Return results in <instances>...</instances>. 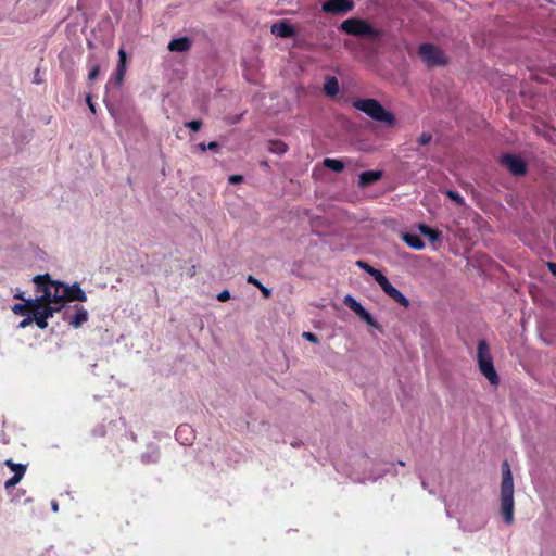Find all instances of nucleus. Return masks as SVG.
<instances>
[{
	"label": "nucleus",
	"instance_id": "44",
	"mask_svg": "<svg viewBox=\"0 0 556 556\" xmlns=\"http://www.w3.org/2000/svg\"><path fill=\"white\" fill-rule=\"evenodd\" d=\"M206 148H207L208 150H213V151L217 152V150H218L219 146H218V143H217V142L212 141V142H210L208 144H206Z\"/></svg>",
	"mask_w": 556,
	"mask_h": 556
},
{
	"label": "nucleus",
	"instance_id": "25",
	"mask_svg": "<svg viewBox=\"0 0 556 556\" xmlns=\"http://www.w3.org/2000/svg\"><path fill=\"white\" fill-rule=\"evenodd\" d=\"M269 151L275 154H283L287 152V144L281 141H270Z\"/></svg>",
	"mask_w": 556,
	"mask_h": 556
},
{
	"label": "nucleus",
	"instance_id": "49",
	"mask_svg": "<svg viewBox=\"0 0 556 556\" xmlns=\"http://www.w3.org/2000/svg\"><path fill=\"white\" fill-rule=\"evenodd\" d=\"M1 441H2L3 444H8L9 443V440L7 439L5 434H3L1 437Z\"/></svg>",
	"mask_w": 556,
	"mask_h": 556
},
{
	"label": "nucleus",
	"instance_id": "11",
	"mask_svg": "<svg viewBox=\"0 0 556 556\" xmlns=\"http://www.w3.org/2000/svg\"><path fill=\"white\" fill-rule=\"evenodd\" d=\"M62 293L65 300L85 302L87 300L86 292L79 287L78 283L68 286L64 282L60 283Z\"/></svg>",
	"mask_w": 556,
	"mask_h": 556
},
{
	"label": "nucleus",
	"instance_id": "1",
	"mask_svg": "<svg viewBox=\"0 0 556 556\" xmlns=\"http://www.w3.org/2000/svg\"><path fill=\"white\" fill-rule=\"evenodd\" d=\"M501 511L506 525L514 521V481L507 460L502 464Z\"/></svg>",
	"mask_w": 556,
	"mask_h": 556
},
{
	"label": "nucleus",
	"instance_id": "41",
	"mask_svg": "<svg viewBox=\"0 0 556 556\" xmlns=\"http://www.w3.org/2000/svg\"><path fill=\"white\" fill-rule=\"evenodd\" d=\"M35 84L40 85L43 83L42 75L39 70H36L34 73V80Z\"/></svg>",
	"mask_w": 556,
	"mask_h": 556
},
{
	"label": "nucleus",
	"instance_id": "39",
	"mask_svg": "<svg viewBox=\"0 0 556 556\" xmlns=\"http://www.w3.org/2000/svg\"><path fill=\"white\" fill-rule=\"evenodd\" d=\"M117 65H126V52L124 49H119V51H118V64Z\"/></svg>",
	"mask_w": 556,
	"mask_h": 556
},
{
	"label": "nucleus",
	"instance_id": "43",
	"mask_svg": "<svg viewBox=\"0 0 556 556\" xmlns=\"http://www.w3.org/2000/svg\"><path fill=\"white\" fill-rule=\"evenodd\" d=\"M86 102H87V105H88L89 110H90L92 113H96V105H94V103L92 102V100H91V97H90V96H87V98H86Z\"/></svg>",
	"mask_w": 556,
	"mask_h": 556
},
{
	"label": "nucleus",
	"instance_id": "17",
	"mask_svg": "<svg viewBox=\"0 0 556 556\" xmlns=\"http://www.w3.org/2000/svg\"><path fill=\"white\" fill-rule=\"evenodd\" d=\"M402 240L409 247L415 250H422L425 248V242L420 238V236L416 233L405 232L402 235Z\"/></svg>",
	"mask_w": 556,
	"mask_h": 556
},
{
	"label": "nucleus",
	"instance_id": "28",
	"mask_svg": "<svg viewBox=\"0 0 556 556\" xmlns=\"http://www.w3.org/2000/svg\"><path fill=\"white\" fill-rule=\"evenodd\" d=\"M126 73V65H117L115 71V81L117 86H121L124 80V76Z\"/></svg>",
	"mask_w": 556,
	"mask_h": 556
},
{
	"label": "nucleus",
	"instance_id": "10",
	"mask_svg": "<svg viewBox=\"0 0 556 556\" xmlns=\"http://www.w3.org/2000/svg\"><path fill=\"white\" fill-rule=\"evenodd\" d=\"M501 163L514 176H521L526 174L527 165L525 161L515 154H504L501 157Z\"/></svg>",
	"mask_w": 556,
	"mask_h": 556
},
{
	"label": "nucleus",
	"instance_id": "23",
	"mask_svg": "<svg viewBox=\"0 0 556 556\" xmlns=\"http://www.w3.org/2000/svg\"><path fill=\"white\" fill-rule=\"evenodd\" d=\"M247 282L255 286L256 288H258L262 292V294L264 295V298H269L270 294H271V290L267 287H265L264 285H262V282L260 280H257L255 277L253 276H248L247 278Z\"/></svg>",
	"mask_w": 556,
	"mask_h": 556
},
{
	"label": "nucleus",
	"instance_id": "4",
	"mask_svg": "<svg viewBox=\"0 0 556 556\" xmlns=\"http://www.w3.org/2000/svg\"><path fill=\"white\" fill-rule=\"evenodd\" d=\"M339 29L348 35L355 37H366L375 39L381 36L380 30L372 27L367 21L358 17H351L343 21L340 24Z\"/></svg>",
	"mask_w": 556,
	"mask_h": 556
},
{
	"label": "nucleus",
	"instance_id": "18",
	"mask_svg": "<svg viewBox=\"0 0 556 556\" xmlns=\"http://www.w3.org/2000/svg\"><path fill=\"white\" fill-rule=\"evenodd\" d=\"M339 81L334 76L326 77L324 81V91L328 97H336L339 93Z\"/></svg>",
	"mask_w": 556,
	"mask_h": 556
},
{
	"label": "nucleus",
	"instance_id": "47",
	"mask_svg": "<svg viewBox=\"0 0 556 556\" xmlns=\"http://www.w3.org/2000/svg\"><path fill=\"white\" fill-rule=\"evenodd\" d=\"M4 465L11 469L13 465H15V463L11 458H9L4 460Z\"/></svg>",
	"mask_w": 556,
	"mask_h": 556
},
{
	"label": "nucleus",
	"instance_id": "2",
	"mask_svg": "<svg viewBox=\"0 0 556 556\" xmlns=\"http://www.w3.org/2000/svg\"><path fill=\"white\" fill-rule=\"evenodd\" d=\"M353 106L369 116L371 119L384 125L393 126L396 123L394 114L384 109L376 99H357L353 102Z\"/></svg>",
	"mask_w": 556,
	"mask_h": 556
},
{
	"label": "nucleus",
	"instance_id": "6",
	"mask_svg": "<svg viewBox=\"0 0 556 556\" xmlns=\"http://www.w3.org/2000/svg\"><path fill=\"white\" fill-rule=\"evenodd\" d=\"M421 61L428 67L443 66L447 64V58L443 50L430 42H424L418 49Z\"/></svg>",
	"mask_w": 556,
	"mask_h": 556
},
{
	"label": "nucleus",
	"instance_id": "38",
	"mask_svg": "<svg viewBox=\"0 0 556 556\" xmlns=\"http://www.w3.org/2000/svg\"><path fill=\"white\" fill-rule=\"evenodd\" d=\"M362 320L369 326H377V321L370 313H367V315Z\"/></svg>",
	"mask_w": 556,
	"mask_h": 556
},
{
	"label": "nucleus",
	"instance_id": "24",
	"mask_svg": "<svg viewBox=\"0 0 556 556\" xmlns=\"http://www.w3.org/2000/svg\"><path fill=\"white\" fill-rule=\"evenodd\" d=\"M344 304L357 314L364 306L351 294L345 295Z\"/></svg>",
	"mask_w": 556,
	"mask_h": 556
},
{
	"label": "nucleus",
	"instance_id": "16",
	"mask_svg": "<svg viewBox=\"0 0 556 556\" xmlns=\"http://www.w3.org/2000/svg\"><path fill=\"white\" fill-rule=\"evenodd\" d=\"M381 177V170H365L359 175L358 184L361 187H366L378 181Z\"/></svg>",
	"mask_w": 556,
	"mask_h": 556
},
{
	"label": "nucleus",
	"instance_id": "35",
	"mask_svg": "<svg viewBox=\"0 0 556 556\" xmlns=\"http://www.w3.org/2000/svg\"><path fill=\"white\" fill-rule=\"evenodd\" d=\"M302 337H303L305 340L309 341V342H313V343H317V342H318V338H317V336H316V334H314L313 332H307V331H305V332H303V333H302Z\"/></svg>",
	"mask_w": 556,
	"mask_h": 556
},
{
	"label": "nucleus",
	"instance_id": "19",
	"mask_svg": "<svg viewBox=\"0 0 556 556\" xmlns=\"http://www.w3.org/2000/svg\"><path fill=\"white\" fill-rule=\"evenodd\" d=\"M418 229L432 243L441 240V231L438 229L431 228L426 224H419Z\"/></svg>",
	"mask_w": 556,
	"mask_h": 556
},
{
	"label": "nucleus",
	"instance_id": "34",
	"mask_svg": "<svg viewBox=\"0 0 556 556\" xmlns=\"http://www.w3.org/2000/svg\"><path fill=\"white\" fill-rule=\"evenodd\" d=\"M447 195L458 204H462L464 202L463 197L457 191L448 190Z\"/></svg>",
	"mask_w": 556,
	"mask_h": 556
},
{
	"label": "nucleus",
	"instance_id": "5",
	"mask_svg": "<svg viewBox=\"0 0 556 556\" xmlns=\"http://www.w3.org/2000/svg\"><path fill=\"white\" fill-rule=\"evenodd\" d=\"M37 286L38 291H41V298L46 302L59 303L64 301L62 288L60 287L61 281L54 282L50 280L49 275H37L33 278Z\"/></svg>",
	"mask_w": 556,
	"mask_h": 556
},
{
	"label": "nucleus",
	"instance_id": "21",
	"mask_svg": "<svg viewBox=\"0 0 556 556\" xmlns=\"http://www.w3.org/2000/svg\"><path fill=\"white\" fill-rule=\"evenodd\" d=\"M355 265L358 268L365 270L368 275H370L375 279L376 282H378L379 279L382 278V276H383V274L380 270L374 268L372 266H370L368 263H366L364 261H361V260L356 261Z\"/></svg>",
	"mask_w": 556,
	"mask_h": 556
},
{
	"label": "nucleus",
	"instance_id": "50",
	"mask_svg": "<svg viewBox=\"0 0 556 556\" xmlns=\"http://www.w3.org/2000/svg\"><path fill=\"white\" fill-rule=\"evenodd\" d=\"M199 148H200L202 151L207 150L206 144H205V143H203V142L199 144Z\"/></svg>",
	"mask_w": 556,
	"mask_h": 556
},
{
	"label": "nucleus",
	"instance_id": "45",
	"mask_svg": "<svg viewBox=\"0 0 556 556\" xmlns=\"http://www.w3.org/2000/svg\"><path fill=\"white\" fill-rule=\"evenodd\" d=\"M367 313H369V312H368L365 307H363V308H362V309H361L356 315H357L361 319H363V318L367 315Z\"/></svg>",
	"mask_w": 556,
	"mask_h": 556
},
{
	"label": "nucleus",
	"instance_id": "46",
	"mask_svg": "<svg viewBox=\"0 0 556 556\" xmlns=\"http://www.w3.org/2000/svg\"><path fill=\"white\" fill-rule=\"evenodd\" d=\"M290 445H291L292 447H300V446L302 445V442H301L300 440L295 439V440H292V441L290 442Z\"/></svg>",
	"mask_w": 556,
	"mask_h": 556
},
{
	"label": "nucleus",
	"instance_id": "52",
	"mask_svg": "<svg viewBox=\"0 0 556 556\" xmlns=\"http://www.w3.org/2000/svg\"><path fill=\"white\" fill-rule=\"evenodd\" d=\"M421 485L424 489H427V483L425 482V480H421Z\"/></svg>",
	"mask_w": 556,
	"mask_h": 556
},
{
	"label": "nucleus",
	"instance_id": "29",
	"mask_svg": "<svg viewBox=\"0 0 556 556\" xmlns=\"http://www.w3.org/2000/svg\"><path fill=\"white\" fill-rule=\"evenodd\" d=\"M24 476L20 475V473H16V475H13L10 479H8L5 482H4V488L7 490L15 486L23 478Z\"/></svg>",
	"mask_w": 556,
	"mask_h": 556
},
{
	"label": "nucleus",
	"instance_id": "12",
	"mask_svg": "<svg viewBox=\"0 0 556 556\" xmlns=\"http://www.w3.org/2000/svg\"><path fill=\"white\" fill-rule=\"evenodd\" d=\"M61 311L60 306L53 307L50 305L43 306L42 309H37L36 312H33V319L34 323L40 328L46 329L48 327L47 319L52 317L54 312Z\"/></svg>",
	"mask_w": 556,
	"mask_h": 556
},
{
	"label": "nucleus",
	"instance_id": "9",
	"mask_svg": "<svg viewBox=\"0 0 556 556\" xmlns=\"http://www.w3.org/2000/svg\"><path fill=\"white\" fill-rule=\"evenodd\" d=\"M377 283L380 286L382 291L394 302L403 307L409 306V300L397 288H395L384 275L379 279Z\"/></svg>",
	"mask_w": 556,
	"mask_h": 556
},
{
	"label": "nucleus",
	"instance_id": "30",
	"mask_svg": "<svg viewBox=\"0 0 556 556\" xmlns=\"http://www.w3.org/2000/svg\"><path fill=\"white\" fill-rule=\"evenodd\" d=\"M12 311H13L14 314L20 315V316L26 315V312H27V304H26V302L14 304L13 307H12Z\"/></svg>",
	"mask_w": 556,
	"mask_h": 556
},
{
	"label": "nucleus",
	"instance_id": "33",
	"mask_svg": "<svg viewBox=\"0 0 556 556\" xmlns=\"http://www.w3.org/2000/svg\"><path fill=\"white\" fill-rule=\"evenodd\" d=\"M186 126L191 129L192 131H199L202 127V122L201 121H191V122H188L186 124Z\"/></svg>",
	"mask_w": 556,
	"mask_h": 556
},
{
	"label": "nucleus",
	"instance_id": "15",
	"mask_svg": "<svg viewBox=\"0 0 556 556\" xmlns=\"http://www.w3.org/2000/svg\"><path fill=\"white\" fill-rule=\"evenodd\" d=\"M271 33L281 38H290L294 36L295 30L290 24L278 22L271 25Z\"/></svg>",
	"mask_w": 556,
	"mask_h": 556
},
{
	"label": "nucleus",
	"instance_id": "27",
	"mask_svg": "<svg viewBox=\"0 0 556 556\" xmlns=\"http://www.w3.org/2000/svg\"><path fill=\"white\" fill-rule=\"evenodd\" d=\"M42 298L41 295L36 298V299H28V300H25L27 306H29L33 312H36L37 309H42L43 306H41V302H42Z\"/></svg>",
	"mask_w": 556,
	"mask_h": 556
},
{
	"label": "nucleus",
	"instance_id": "3",
	"mask_svg": "<svg viewBox=\"0 0 556 556\" xmlns=\"http://www.w3.org/2000/svg\"><path fill=\"white\" fill-rule=\"evenodd\" d=\"M477 352L478 366L481 374L489 380L492 386H497L500 382V377L494 368L493 358L490 353V346L484 339L478 342Z\"/></svg>",
	"mask_w": 556,
	"mask_h": 556
},
{
	"label": "nucleus",
	"instance_id": "22",
	"mask_svg": "<svg viewBox=\"0 0 556 556\" xmlns=\"http://www.w3.org/2000/svg\"><path fill=\"white\" fill-rule=\"evenodd\" d=\"M324 166L331 169L334 173H341L344 169V163L337 159H325Z\"/></svg>",
	"mask_w": 556,
	"mask_h": 556
},
{
	"label": "nucleus",
	"instance_id": "53",
	"mask_svg": "<svg viewBox=\"0 0 556 556\" xmlns=\"http://www.w3.org/2000/svg\"><path fill=\"white\" fill-rule=\"evenodd\" d=\"M484 523H485V521L481 520L479 527H482Z\"/></svg>",
	"mask_w": 556,
	"mask_h": 556
},
{
	"label": "nucleus",
	"instance_id": "51",
	"mask_svg": "<svg viewBox=\"0 0 556 556\" xmlns=\"http://www.w3.org/2000/svg\"><path fill=\"white\" fill-rule=\"evenodd\" d=\"M14 296H15L16 299H21V300H23L24 302H25V300H26V299L23 296V294H22V293H17V294H15Z\"/></svg>",
	"mask_w": 556,
	"mask_h": 556
},
{
	"label": "nucleus",
	"instance_id": "31",
	"mask_svg": "<svg viewBox=\"0 0 556 556\" xmlns=\"http://www.w3.org/2000/svg\"><path fill=\"white\" fill-rule=\"evenodd\" d=\"M26 469H27V465L21 464V463H15V465H13V467L10 470L13 472V475L20 473V475L24 476L26 472Z\"/></svg>",
	"mask_w": 556,
	"mask_h": 556
},
{
	"label": "nucleus",
	"instance_id": "8",
	"mask_svg": "<svg viewBox=\"0 0 556 556\" xmlns=\"http://www.w3.org/2000/svg\"><path fill=\"white\" fill-rule=\"evenodd\" d=\"M355 7L353 0H327L321 3V11L334 15H344Z\"/></svg>",
	"mask_w": 556,
	"mask_h": 556
},
{
	"label": "nucleus",
	"instance_id": "13",
	"mask_svg": "<svg viewBox=\"0 0 556 556\" xmlns=\"http://www.w3.org/2000/svg\"><path fill=\"white\" fill-rule=\"evenodd\" d=\"M175 437L181 445H191L194 439V431L189 425L182 424L176 429Z\"/></svg>",
	"mask_w": 556,
	"mask_h": 556
},
{
	"label": "nucleus",
	"instance_id": "42",
	"mask_svg": "<svg viewBox=\"0 0 556 556\" xmlns=\"http://www.w3.org/2000/svg\"><path fill=\"white\" fill-rule=\"evenodd\" d=\"M380 477H382V475L370 476V477H363V478H358L357 481L361 482V483H365L367 481H376Z\"/></svg>",
	"mask_w": 556,
	"mask_h": 556
},
{
	"label": "nucleus",
	"instance_id": "14",
	"mask_svg": "<svg viewBox=\"0 0 556 556\" xmlns=\"http://www.w3.org/2000/svg\"><path fill=\"white\" fill-rule=\"evenodd\" d=\"M192 41L189 37L182 36L172 39L167 46L172 52H186L191 48Z\"/></svg>",
	"mask_w": 556,
	"mask_h": 556
},
{
	"label": "nucleus",
	"instance_id": "20",
	"mask_svg": "<svg viewBox=\"0 0 556 556\" xmlns=\"http://www.w3.org/2000/svg\"><path fill=\"white\" fill-rule=\"evenodd\" d=\"M160 458V451L157 446H149L148 451L142 453L140 459L143 464H155Z\"/></svg>",
	"mask_w": 556,
	"mask_h": 556
},
{
	"label": "nucleus",
	"instance_id": "37",
	"mask_svg": "<svg viewBox=\"0 0 556 556\" xmlns=\"http://www.w3.org/2000/svg\"><path fill=\"white\" fill-rule=\"evenodd\" d=\"M230 299V292L228 290H223L217 294V300L220 302H225Z\"/></svg>",
	"mask_w": 556,
	"mask_h": 556
},
{
	"label": "nucleus",
	"instance_id": "40",
	"mask_svg": "<svg viewBox=\"0 0 556 556\" xmlns=\"http://www.w3.org/2000/svg\"><path fill=\"white\" fill-rule=\"evenodd\" d=\"M243 180V177L241 175H231L228 178L229 184L237 185Z\"/></svg>",
	"mask_w": 556,
	"mask_h": 556
},
{
	"label": "nucleus",
	"instance_id": "32",
	"mask_svg": "<svg viewBox=\"0 0 556 556\" xmlns=\"http://www.w3.org/2000/svg\"><path fill=\"white\" fill-rule=\"evenodd\" d=\"M432 140V135L430 132H422L419 137H418V143L420 146H426L428 144L430 141Z\"/></svg>",
	"mask_w": 556,
	"mask_h": 556
},
{
	"label": "nucleus",
	"instance_id": "36",
	"mask_svg": "<svg viewBox=\"0 0 556 556\" xmlns=\"http://www.w3.org/2000/svg\"><path fill=\"white\" fill-rule=\"evenodd\" d=\"M33 321H34L33 316H27L26 318H24L23 320L20 321V324L17 325V328L18 329L26 328Z\"/></svg>",
	"mask_w": 556,
	"mask_h": 556
},
{
	"label": "nucleus",
	"instance_id": "7",
	"mask_svg": "<svg viewBox=\"0 0 556 556\" xmlns=\"http://www.w3.org/2000/svg\"><path fill=\"white\" fill-rule=\"evenodd\" d=\"M60 307L63 311V320L75 329L81 327L89 318L88 311L83 305L62 304Z\"/></svg>",
	"mask_w": 556,
	"mask_h": 556
},
{
	"label": "nucleus",
	"instance_id": "26",
	"mask_svg": "<svg viewBox=\"0 0 556 556\" xmlns=\"http://www.w3.org/2000/svg\"><path fill=\"white\" fill-rule=\"evenodd\" d=\"M89 65V73H88V79L90 81H93L98 78L100 74V65L98 63H93L91 61L88 62Z\"/></svg>",
	"mask_w": 556,
	"mask_h": 556
},
{
	"label": "nucleus",
	"instance_id": "48",
	"mask_svg": "<svg viewBox=\"0 0 556 556\" xmlns=\"http://www.w3.org/2000/svg\"><path fill=\"white\" fill-rule=\"evenodd\" d=\"M51 508H52V510H53V511H58V509H59V504H58V502H56V501H52V502H51Z\"/></svg>",
	"mask_w": 556,
	"mask_h": 556
}]
</instances>
